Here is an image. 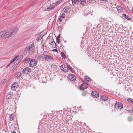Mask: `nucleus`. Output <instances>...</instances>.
I'll use <instances>...</instances> for the list:
<instances>
[{
	"mask_svg": "<svg viewBox=\"0 0 133 133\" xmlns=\"http://www.w3.org/2000/svg\"><path fill=\"white\" fill-rule=\"evenodd\" d=\"M69 121V120L68 119H66L65 120V122L66 123H67Z\"/></svg>",
	"mask_w": 133,
	"mask_h": 133,
	"instance_id": "nucleus-42",
	"label": "nucleus"
},
{
	"mask_svg": "<svg viewBox=\"0 0 133 133\" xmlns=\"http://www.w3.org/2000/svg\"><path fill=\"white\" fill-rule=\"evenodd\" d=\"M22 73L19 72H18L16 73L14 75L15 77L16 78H18L19 77H20L21 76Z\"/></svg>",
	"mask_w": 133,
	"mask_h": 133,
	"instance_id": "nucleus-15",
	"label": "nucleus"
},
{
	"mask_svg": "<svg viewBox=\"0 0 133 133\" xmlns=\"http://www.w3.org/2000/svg\"><path fill=\"white\" fill-rule=\"evenodd\" d=\"M62 1V0H59L57 1L56 2L57 4L58 5H59L60 3H61Z\"/></svg>",
	"mask_w": 133,
	"mask_h": 133,
	"instance_id": "nucleus-40",
	"label": "nucleus"
},
{
	"mask_svg": "<svg viewBox=\"0 0 133 133\" xmlns=\"http://www.w3.org/2000/svg\"><path fill=\"white\" fill-rule=\"evenodd\" d=\"M17 57H14V58L13 59L14 60V61H15V60H16V59H17Z\"/></svg>",
	"mask_w": 133,
	"mask_h": 133,
	"instance_id": "nucleus-50",
	"label": "nucleus"
},
{
	"mask_svg": "<svg viewBox=\"0 0 133 133\" xmlns=\"http://www.w3.org/2000/svg\"><path fill=\"white\" fill-rule=\"evenodd\" d=\"M51 40H52V41L51 43V44L52 45V47L53 48H55L56 47V45L55 42L54 41L53 38H51Z\"/></svg>",
	"mask_w": 133,
	"mask_h": 133,
	"instance_id": "nucleus-14",
	"label": "nucleus"
},
{
	"mask_svg": "<svg viewBox=\"0 0 133 133\" xmlns=\"http://www.w3.org/2000/svg\"><path fill=\"white\" fill-rule=\"evenodd\" d=\"M81 0H72V4L74 5L76 4H78Z\"/></svg>",
	"mask_w": 133,
	"mask_h": 133,
	"instance_id": "nucleus-19",
	"label": "nucleus"
},
{
	"mask_svg": "<svg viewBox=\"0 0 133 133\" xmlns=\"http://www.w3.org/2000/svg\"><path fill=\"white\" fill-rule=\"evenodd\" d=\"M14 61V60L13 59H12L11 61H10V63L11 64V63H13Z\"/></svg>",
	"mask_w": 133,
	"mask_h": 133,
	"instance_id": "nucleus-46",
	"label": "nucleus"
},
{
	"mask_svg": "<svg viewBox=\"0 0 133 133\" xmlns=\"http://www.w3.org/2000/svg\"><path fill=\"white\" fill-rule=\"evenodd\" d=\"M37 61L36 59L31 60L30 62L29 65L30 66H34L37 65Z\"/></svg>",
	"mask_w": 133,
	"mask_h": 133,
	"instance_id": "nucleus-6",
	"label": "nucleus"
},
{
	"mask_svg": "<svg viewBox=\"0 0 133 133\" xmlns=\"http://www.w3.org/2000/svg\"><path fill=\"white\" fill-rule=\"evenodd\" d=\"M11 30H9L6 31H3L2 32H4L3 34V37H4L5 38H7L10 37L12 35V33L11 32Z\"/></svg>",
	"mask_w": 133,
	"mask_h": 133,
	"instance_id": "nucleus-1",
	"label": "nucleus"
},
{
	"mask_svg": "<svg viewBox=\"0 0 133 133\" xmlns=\"http://www.w3.org/2000/svg\"><path fill=\"white\" fill-rule=\"evenodd\" d=\"M65 15L63 13L61 15V16H60L59 17H65Z\"/></svg>",
	"mask_w": 133,
	"mask_h": 133,
	"instance_id": "nucleus-43",
	"label": "nucleus"
},
{
	"mask_svg": "<svg viewBox=\"0 0 133 133\" xmlns=\"http://www.w3.org/2000/svg\"><path fill=\"white\" fill-rule=\"evenodd\" d=\"M27 52H28V49H27V48L26 47L23 53V55H25L26 54Z\"/></svg>",
	"mask_w": 133,
	"mask_h": 133,
	"instance_id": "nucleus-24",
	"label": "nucleus"
},
{
	"mask_svg": "<svg viewBox=\"0 0 133 133\" xmlns=\"http://www.w3.org/2000/svg\"><path fill=\"white\" fill-rule=\"evenodd\" d=\"M133 109L132 110V112L133 111V107L132 108Z\"/></svg>",
	"mask_w": 133,
	"mask_h": 133,
	"instance_id": "nucleus-56",
	"label": "nucleus"
},
{
	"mask_svg": "<svg viewBox=\"0 0 133 133\" xmlns=\"http://www.w3.org/2000/svg\"><path fill=\"white\" fill-rule=\"evenodd\" d=\"M43 56L42 55L39 56L37 57L38 59H39L40 60L42 58H43Z\"/></svg>",
	"mask_w": 133,
	"mask_h": 133,
	"instance_id": "nucleus-36",
	"label": "nucleus"
},
{
	"mask_svg": "<svg viewBox=\"0 0 133 133\" xmlns=\"http://www.w3.org/2000/svg\"><path fill=\"white\" fill-rule=\"evenodd\" d=\"M60 36L59 35L56 38V41L57 43H59V38Z\"/></svg>",
	"mask_w": 133,
	"mask_h": 133,
	"instance_id": "nucleus-26",
	"label": "nucleus"
},
{
	"mask_svg": "<svg viewBox=\"0 0 133 133\" xmlns=\"http://www.w3.org/2000/svg\"><path fill=\"white\" fill-rule=\"evenodd\" d=\"M128 101L130 103L133 104V99L131 98H129L127 99Z\"/></svg>",
	"mask_w": 133,
	"mask_h": 133,
	"instance_id": "nucleus-23",
	"label": "nucleus"
},
{
	"mask_svg": "<svg viewBox=\"0 0 133 133\" xmlns=\"http://www.w3.org/2000/svg\"><path fill=\"white\" fill-rule=\"evenodd\" d=\"M68 78L70 81H72L73 82L76 80V77L72 74H69L68 76Z\"/></svg>",
	"mask_w": 133,
	"mask_h": 133,
	"instance_id": "nucleus-5",
	"label": "nucleus"
},
{
	"mask_svg": "<svg viewBox=\"0 0 133 133\" xmlns=\"http://www.w3.org/2000/svg\"><path fill=\"white\" fill-rule=\"evenodd\" d=\"M11 133H16V132L15 131H14L12 132Z\"/></svg>",
	"mask_w": 133,
	"mask_h": 133,
	"instance_id": "nucleus-54",
	"label": "nucleus"
},
{
	"mask_svg": "<svg viewBox=\"0 0 133 133\" xmlns=\"http://www.w3.org/2000/svg\"><path fill=\"white\" fill-rule=\"evenodd\" d=\"M61 55L62 57L64 59H65V58H66V55L63 52H62L61 53Z\"/></svg>",
	"mask_w": 133,
	"mask_h": 133,
	"instance_id": "nucleus-28",
	"label": "nucleus"
},
{
	"mask_svg": "<svg viewBox=\"0 0 133 133\" xmlns=\"http://www.w3.org/2000/svg\"><path fill=\"white\" fill-rule=\"evenodd\" d=\"M79 89L82 90L86 89L88 88V86H86L85 84H81L79 86Z\"/></svg>",
	"mask_w": 133,
	"mask_h": 133,
	"instance_id": "nucleus-13",
	"label": "nucleus"
},
{
	"mask_svg": "<svg viewBox=\"0 0 133 133\" xmlns=\"http://www.w3.org/2000/svg\"><path fill=\"white\" fill-rule=\"evenodd\" d=\"M10 63H9L7 65H6V67H7L8 66H9L10 64Z\"/></svg>",
	"mask_w": 133,
	"mask_h": 133,
	"instance_id": "nucleus-53",
	"label": "nucleus"
},
{
	"mask_svg": "<svg viewBox=\"0 0 133 133\" xmlns=\"http://www.w3.org/2000/svg\"><path fill=\"white\" fill-rule=\"evenodd\" d=\"M122 14L125 17H127L126 14L123 13V12H122Z\"/></svg>",
	"mask_w": 133,
	"mask_h": 133,
	"instance_id": "nucleus-48",
	"label": "nucleus"
},
{
	"mask_svg": "<svg viewBox=\"0 0 133 133\" xmlns=\"http://www.w3.org/2000/svg\"><path fill=\"white\" fill-rule=\"evenodd\" d=\"M99 21H100L101 22H105V20L103 18H102V17H101L100 18V19H99Z\"/></svg>",
	"mask_w": 133,
	"mask_h": 133,
	"instance_id": "nucleus-39",
	"label": "nucleus"
},
{
	"mask_svg": "<svg viewBox=\"0 0 133 133\" xmlns=\"http://www.w3.org/2000/svg\"><path fill=\"white\" fill-rule=\"evenodd\" d=\"M17 60L18 61V59H17Z\"/></svg>",
	"mask_w": 133,
	"mask_h": 133,
	"instance_id": "nucleus-58",
	"label": "nucleus"
},
{
	"mask_svg": "<svg viewBox=\"0 0 133 133\" xmlns=\"http://www.w3.org/2000/svg\"><path fill=\"white\" fill-rule=\"evenodd\" d=\"M10 117L9 118H10V121H12L14 119V114H12L11 115H9Z\"/></svg>",
	"mask_w": 133,
	"mask_h": 133,
	"instance_id": "nucleus-22",
	"label": "nucleus"
},
{
	"mask_svg": "<svg viewBox=\"0 0 133 133\" xmlns=\"http://www.w3.org/2000/svg\"><path fill=\"white\" fill-rule=\"evenodd\" d=\"M85 78L87 81L88 82L90 81V78L88 76H85Z\"/></svg>",
	"mask_w": 133,
	"mask_h": 133,
	"instance_id": "nucleus-32",
	"label": "nucleus"
},
{
	"mask_svg": "<svg viewBox=\"0 0 133 133\" xmlns=\"http://www.w3.org/2000/svg\"><path fill=\"white\" fill-rule=\"evenodd\" d=\"M53 66H54V68H55V69L56 68V65H53Z\"/></svg>",
	"mask_w": 133,
	"mask_h": 133,
	"instance_id": "nucleus-51",
	"label": "nucleus"
},
{
	"mask_svg": "<svg viewBox=\"0 0 133 133\" xmlns=\"http://www.w3.org/2000/svg\"><path fill=\"white\" fill-rule=\"evenodd\" d=\"M31 69L30 68L28 67H26L23 69L22 72L23 74H28L29 73H30L31 72Z\"/></svg>",
	"mask_w": 133,
	"mask_h": 133,
	"instance_id": "nucleus-4",
	"label": "nucleus"
},
{
	"mask_svg": "<svg viewBox=\"0 0 133 133\" xmlns=\"http://www.w3.org/2000/svg\"><path fill=\"white\" fill-rule=\"evenodd\" d=\"M7 81V80L6 79H4L3 80L2 82L3 83H5Z\"/></svg>",
	"mask_w": 133,
	"mask_h": 133,
	"instance_id": "nucleus-44",
	"label": "nucleus"
},
{
	"mask_svg": "<svg viewBox=\"0 0 133 133\" xmlns=\"http://www.w3.org/2000/svg\"><path fill=\"white\" fill-rule=\"evenodd\" d=\"M61 70L65 72H66L68 71V66H66L65 65H61L60 67Z\"/></svg>",
	"mask_w": 133,
	"mask_h": 133,
	"instance_id": "nucleus-7",
	"label": "nucleus"
},
{
	"mask_svg": "<svg viewBox=\"0 0 133 133\" xmlns=\"http://www.w3.org/2000/svg\"><path fill=\"white\" fill-rule=\"evenodd\" d=\"M133 18V17H132ZM125 18L127 19L128 20H132L131 21H133V18H131L129 17H125Z\"/></svg>",
	"mask_w": 133,
	"mask_h": 133,
	"instance_id": "nucleus-34",
	"label": "nucleus"
},
{
	"mask_svg": "<svg viewBox=\"0 0 133 133\" xmlns=\"http://www.w3.org/2000/svg\"><path fill=\"white\" fill-rule=\"evenodd\" d=\"M97 26H98L99 27H100L101 26V25H99V24H98V25H97Z\"/></svg>",
	"mask_w": 133,
	"mask_h": 133,
	"instance_id": "nucleus-55",
	"label": "nucleus"
},
{
	"mask_svg": "<svg viewBox=\"0 0 133 133\" xmlns=\"http://www.w3.org/2000/svg\"><path fill=\"white\" fill-rule=\"evenodd\" d=\"M127 119L129 121L131 122L132 120V118L131 117L129 116L128 117Z\"/></svg>",
	"mask_w": 133,
	"mask_h": 133,
	"instance_id": "nucleus-31",
	"label": "nucleus"
},
{
	"mask_svg": "<svg viewBox=\"0 0 133 133\" xmlns=\"http://www.w3.org/2000/svg\"><path fill=\"white\" fill-rule=\"evenodd\" d=\"M44 58L45 61H54V59L51 56L49 55H48L46 57H45Z\"/></svg>",
	"mask_w": 133,
	"mask_h": 133,
	"instance_id": "nucleus-8",
	"label": "nucleus"
},
{
	"mask_svg": "<svg viewBox=\"0 0 133 133\" xmlns=\"http://www.w3.org/2000/svg\"><path fill=\"white\" fill-rule=\"evenodd\" d=\"M52 51H55V52H58V50L57 49H53Z\"/></svg>",
	"mask_w": 133,
	"mask_h": 133,
	"instance_id": "nucleus-45",
	"label": "nucleus"
},
{
	"mask_svg": "<svg viewBox=\"0 0 133 133\" xmlns=\"http://www.w3.org/2000/svg\"><path fill=\"white\" fill-rule=\"evenodd\" d=\"M65 17H60L58 18V21L60 22H61L62 21V19H64Z\"/></svg>",
	"mask_w": 133,
	"mask_h": 133,
	"instance_id": "nucleus-33",
	"label": "nucleus"
},
{
	"mask_svg": "<svg viewBox=\"0 0 133 133\" xmlns=\"http://www.w3.org/2000/svg\"><path fill=\"white\" fill-rule=\"evenodd\" d=\"M91 95L94 97H97L99 96V93L96 91H93L91 93Z\"/></svg>",
	"mask_w": 133,
	"mask_h": 133,
	"instance_id": "nucleus-11",
	"label": "nucleus"
},
{
	"mask_svg": "<svg viewBox=\"0 0 133 133\" xmlns=\"http://www.w3.org/2000/svg\"><path fill=\"white\" fill-rule=\"evenodd\" d=\"M87 91H83L82 92V95L83 96H85L87 94Z\"/></svg>",
	"mask_w": 133,
	"mask_h": 133,
	"instance_id": "nucleus-27",
	"label": "nucleus"
},
{
	"mask_svg": "<svg viewBox=\"0 0 133 133\" xmlns=\"http://www.w3.org/2000/svg\"><path fill=\"white\" fill-rule=\"evenodd\" d=\"M10 30H11V32L12 33V35H13L16 33L18 30V28L15 27L13 28L12 29L11 28Z\"/></svg>",
	"mask_w": 133,
	"mask_h": 133,
	"instance_id": "nucleus-9",
	"label": "nucleus"
},
{
	"mask_svg": "<svg viewBox=\"0 0 133 133\" xmlns=\"http://www.w3.org/2000/svg\"><path fill=\"white\" fill-rule=\"evenodd\" d=\"M17 86H12L11 87V89L12 90H14L16 91V89L17 88Z\"/></svg>",
	"mask_w": 133,
	"mask_h": 133,
	"instance_id": "nucleus-30",
	"label": "nucleus"
},
{
	"mask_svg": "<svg viewBox=\"0 0 133 133\" xmlns=\"http://www.w3.org/2000/svg\"><path fill=\"white\" fill-rule=\"evenodd\" d=\"M86 1L85 0H82L80 4L83 5L86 3Z\"/></svg>",
	"mask_w": 133,
	"mask_h": 133,
	"instance_id": "nucleus-29",
	"label": "nucleus"
},
{
	"mask_svg": "<svg viewBox=\"0 0 133 133\" xmlns=\"http://www.w3.org/2000/svg\"><path fill=\"white\" fill-rule=\"evenodd\" d=\"M4 32L1 31L0 32V38L3 37V34Z\"/></svg>",
	"mask_w": 133,
	"mask_h": 133,
	"instance_id": "nucleus-37",
	"label": "nucleus"
},
{
	"mask_svg": "<svg viewBox=\"0 0 133 133\" xmlns=\"http://www.w3.org/2000/svg\"><path fill=\"white\" fill-rule=\"evenodd\" d=\"M123 104L121 102H118L115 103L114 107L115 108L118 109L120 110L123 108Z\"/></svg>",
	"mask_w": 133,
	"mask_h": 133,
	"instance_id": "nucleus-3",
	"label": "nucleus"
},
{
	"mask_svg": "<svg viewBox=\"0 0 133 133\" xmlns=\"http://www.w3.org/2000/svg\"><path fill=\"white\" fill-rule=\"evenodd\" d=\"M132 12L133 13V10L132 11Z\"/></svg>",
	"mask_w": 133,
	"mask_h": 133,
	"instance_id": "nucleus-57",
	"label": "nucleus"
},
{
	"mask_svg": "<svg viewBox=\"0 0 133 133\" xmlns=\"http://www.w3.org/2000/svg\"><path fill=\"white\" fill-rule=\"evenodd\" d=\"M56 5V4H54L52 5V4H50V5L48 7L47 6V8L46 9V10L49 11L52 10V9L55 8V7Z\"/></svg>",
	"mask_w": 133,
	"mask_h": 133,
	"instance_id": "nucleus-10",
	"label": "nucleus"
},
{
	"mask_svg": "<svg viewBox=\"0 0 133 133\" xmlns=\"http://www.w3.org/2000/svg\"><path fill=\"white\" fill-rule=\"evenodd\" d=\"M100 0L102 1H107L108 0Z\"/></svg>",
	"mask_w": 133,
	"mask_h": 133,
	"instance_id": "nucleus-52",
	"label": "nucleus"
},
{
	"mask_svg": "<svg viewBox=\"0 0 133 133\" xmlns=\"http://www.w3.org/2000/svg\"><path fill=\"white\" fill-rule=\"evenodd\" d=\"M18 83L17 82H14V83L12 85V86H18Z\"/></svg>",
	"mask_w": 133,
	"mask_h": 133,
	"instance_id": "nucleus-38",
	"label": "nucleus"
},
{
	"mask_svg": "<svg viewBox=\"0 0 133 133\" xmlns=\"http://www.w3.org/2000/svg\"><path fill=\"white\" fill-rule=\"evenodd\" d=\"M101 98L103 100L106 101L108 99V97L105 95L101 96Z\"/></svg>",
	"mask_w": 133,
	"mask_h": 133,
	"instance_id": "nucleus-17",
	"label": "nucleus"
},
{
	"mask_svg": "<svg viewBox=\"0 0 133 133\" xmlns=\"http://www.w3.org/2000/svg\"><path fill=\"white\" fill-rule=\"evenodd\" d=\"M69 6L65 7L63 9V11L64 12L66 13L69 9Z\"/></svg>",
	"mask_w": 133,
	"mask_h": 133,
	"instance_id": "nucleus-21",
	"label": "nucleus"
},
{
	"mask_svg": "<svg viewBox=\"0 0 133 133\" xmlns=\"http://www.w3.org/2000/svg\"><path fill=\"white\" fill-rule=\"evenodd\" d=\"M129 112H130L132 115H133V111L131 110H130Z\"/></svg>",
	"mask_w": 133,
	"mask_h": 133,
	"instance_id": "nucleus-47",
	"label": "nucleus"
},
{
	"mask_svg": "<svg viewBox=\"0 0 133 133\" xmlns=\"http://www.w3.org/2000/svg\"><path fill=\"white\" fill-rule=\"evenodd\" d=\"M67 66H68V69H69V70L71 71H72V70H73L72 68L69 65H68Z\"/></svg>",
	"mask_w": 133,
	"mask_h": 133,
	"instance_id": "nucleus-35",
	"label": "nucleus"
},
{
	"mask_svg": "<svg viewBox=\"0 0 133 133\" xmlns=\"http://www.w3.org/2000/svg\"><path fill=\"white\" fill-rule=\"evenodd\" d=\"M19 62L18 61L17 62H15L14 63V65H15V66H14L15 67V66L16 65V66H17L18 65V64L19 63Z\"/></svg>",
	"mask_w": 133,
	"mask_h": 133,
	"instance_id": "nucleus-41",
	"label": "nucleus"
},
{
	"mask_svg": "<svg viewBox=\"0 0 133 133\" xmlns=\"http://www.w3.org/2000/svg\"><path fill=\"white\" fill-rule=\"evenodd\" d=\"M31 59V58H30L27 57L24 59L23 61V62L25 63H27Z\"/></svg>",
	"mask_w": 133,
	"mask_h": 133,
	"instance_id": "nucleus-16",
	"label": "nucleus"
},
{
	"mask_svg": "<svg viewBox=\"0 0 133 133\" xmlns=\"http://www.w3.org/2000/svg\"><path fill=\"white\" fill-rule=\"evenodd\" d=\"M117 9L118 11L121 12V13H122V12H123V9L121 6H118L117 7Z\"/></svg>",
	"mask_w": 133,
	"mask_h": 133,
	"instance_id": "nucleus-18",
	"label": "nucleus"
},
{
	"mask_svg": "<svg viewBox=\"0 0 133 133\" xmlns=\"http://www.w3.org/2000/svg\"><path fill=\"white\" fill-rule=\"evenodd\" d=\"M49 55L48 52L47 51H44L43 52V55L45 57H46L48 55Z\"/></svg>",
	"mask_w": 133,
	"mask_h": 133,
	"instance_id": "nucleus-25",
	"label": "nucleus"
},
{
	"mask_svg": "<svg viewBox=\"0 0 133 133\" xmlns=\"http://www.w3.org/2000/svg\"><path fill=\"white\" fill-rule=\"evenodd\" d=\"M13 95V92H9L7 94L6 96V99H10L12 97V96Z\"/></svg>",
	"mask_w": 133,
	"mask_h": 133,
	"instance_id": "nucleus-12",
	"label": "nucleus"
},
{
	"mask_svg": "<svg viewBox=\"0 0 133 133\" xmlns=\"http://www.w3.org/2000/svg\"><path fill=\"white\" fill-rule=\"evenodd\" d=\"M23 58V55H21L20 56V59L21 60Z\"/></svg>",
	"mask_w": 133,
	"mask_h": 133,
	"instance_id": "nucleus-49",
	"label": "nucleus"
},
{
	"mask_svg": "<svg viewBox=\"0 0 133 133\" xmlns=\"http://www.w3.org/2000/svg\"><path fill=\"white\" fill-rule=\"evenodd\" d=\"M27 49H28V52L29 53L30 55L34 53L35 50L34 45H30L28 48H27Z\"/></svg>",
	"mask_w": 133,
	"mask_h": 133,
	"instance_id": "nucleus-2",
	"label": "nucleus"
},
{
	"mask_svg": "<svg viewBox=\"0 0 133 133\" xmlns=\"http://www.w3.org/2000/svg\"><path fill=\"white\" fill-rule=\"evenodd\" d=\"M44 35L41 34L38 35V38H37V40L38 42L39 40H40L43 37Z\"/></svg>",
	"mask_w": 133,
	"mask_h": 133,
	"instance_id": "nucleus-20",
	"label": "nucleus"
}]
</instances>
